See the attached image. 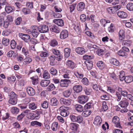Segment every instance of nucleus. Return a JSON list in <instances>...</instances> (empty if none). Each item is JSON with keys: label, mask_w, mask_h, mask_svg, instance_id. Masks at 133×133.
<instances>
[{"label": "nucleus", "mask_w": 133, "mask_h": 133, "mask_svg": "<svg viewBox=\"0 0 133 133\" xmlns=\"http://www.w3.org/2000/svg\"><path fill=\"white\" fill-rule=\"evenodd\" d=\"M125 82L127 83H129L133 80V77L131 76H126L124 79Z\"/></svg>", "instance_id": "32"}, {"label": "nucleus", "mask_w": 133, "mask_h": 133, "mask_svg": "<svg viewBox=\"0 0 133 133\" xmlns=\"http://www.w3.org/2000/svg\"><path fill=\"white\" fill-rule=\"evenodd\" d=\"M117 54L120 56H124L127 55L126 52L122 49L119 50L117 53Z\"/></svg>", "instance_id": "47"}, {"label": "nucleus", "mask_w": 133, "mask_h": 133, "mask_svg": "<svg viewBox=\"0 0 133 133\" xmlns=\"http://www.w3.org/2000/svg\"><path fill=\"white\" fill-rule=\"evenodd\" d=\"M91 114L90 110H85L82 113V116L84 117H87L89 116Z\"/></svg>", "instance_id": "45"}, {"label": "nucleus", "mask_w": 133, "mask_h": 133, "mask_svg": "<svg viewBox=\"0 0 133 133\" xmlns=\"http://www.w3.org/2000/svg\"><path fill=\"white\" fill-rule=\"evenodd\" d=\"M75 109L78 112H81L83 111V107L78 104H77L75 105Z\"/></svg>", "instance_id": "35"}, {"label": "nucleus", "mask_w": 133, "mask_h": 133, "mask_svg": "<svg viewBox=\"0 0 133 133\" xmlns=\"http://www.w3.org/2000/svg\"><path fill=\"white\" fill-rule=\"evenodd\" d=\"M65 64L68 68L72 69L76 68L77 67L76 64L71 60L67 61L66 62Z\"/></svg>", "instance_id": "2"}, {"label": "nucleus", "mask_w": 133, "mask_h": 133, "mask_svg": "<svg viewBox=\"0 0 133 133\" xmlns=\"http://www.w3.org/2000/svg\"><path fill=\"white\" fill-rule=\"evenodd\" d=\"M95 49L97 50L96 51V52L98 55L100 56L103 54L104 50L102 49L99 48V47L98 46L97 49Z\"/></svg>", "instance_id": "42"}, {"label": "nucleus", "mask_w": 133, "mask_h": 133, "mask_svg": "<svg viewBox=\"0 0 133 133\" xmlns=\"http://www.w3.org/2000/svg\"><path fill=\"white\" fill-rule=\"evenodd\" d=\"M61 104L66 105H69L71 103V100L70 99H66L64 98H61L60 99Z\"/></svg>", "instance_id": "10"}, {"label": "nucleus", "mask_w": 133, "mask_h": 133, "mask_svg": "<svg viewBox=\"0 0 133 133\" xmlns=\"http://www.w3.org/2000/svg\"><path fill=\"white\" fill-rule=\"evenodd\" d=\"M102 122V119L100 117L97 116L95 117L94 120V123L95 125L99 126L101 125Z\"/></svg>", "instance_id": "11"}, {"label": "nucleus", "mask_w": 133, "mask_h": 133, "mask_svg": "<svg viewBox=\"0 0 133 133\" xmlns=\"http://www.w3.org/2000/svg\"><path fill=\"white\" fill-rule=\"evenodd\" d=\"M71 92V90L68 89L64 91L63 92V94L65 97H68L70 96Z\"/></svg>", "instance_id": "27"}, {"label": "nucleus", "mask_w": 133, "mask_h": 133, "mask_svg": "<svg viewBox=\"0 0 133 133\" xmlns=\"http://www.w3.org/2000/svg\"><path fill=\"white\" fill-rule=\"evenodd\" d=\"M129 104L127 100L124 98L119 102V105L121 107L126 108L128 106Z\"/></svg>", "instance_id": "9"}, {"label": "nucleus", "mask_w": 133, "mask_h": 133, "mask_svg": "<svg viewBox=\"0 0 133 133\" xmlns=\"http://www.w3.org/2000/svg\"><path fill=\"white\" fill-rule=\"evenodd\" d=\"M40 116L38 114H35L31 111L27 117L29 119L33 120L35 119H38L40 118Z\"/></svg>", "instance_id": "6"}, {"label": "nucleus", "mask_w": 133, "mask_h": 133, "mask_svg": "<svg viewBox=\"0 0 133 133\" xmlns=\"http://www.w3.org/2000/svg\"><path fill=\"white\" fill-rule=\"evenodd\" d=\"M29 108L30 110H35L37 108V105L34 102H31L28 104Z\"/></svg>", "instance_id": "20"}, {"label": "nucleus", "mask_w": 133, "mask_h": 133, "mask_svg": "<svg viewBox=\"0 0 133 133\" xmlns=\"http://www.w3.org/2000/svg\"><path fill=\"white\" fill-rule=\"evenodd\" d=\"M124 31L123 30H121L119 32V39L121 41L124 39L125 38Z\"/></svg>", "instance_id": "28"}, {"label": "nucleus", "mask_w": 133, "mask_h": 133, "mask_svg": "<svg viewBox=\"0 0 133 133\" xmlns=\"http://www.w3.org/2000/svg\"><path fill=\"white\" fill-rule=\"evenodd\" d=\"M37 28L39 32L41 33L46 32L49 30L48 26L44 25H40Z\"/></svg>", "instance_id": "4"}, {"label": "nucleus", "mask_w": 133, "mask_h": 133, "mask_svg": "<svg viewBox=\"0 0 133 133\" xmlns=\"http://www.w3.org/2000/svg\"><path fill=\"white\" fill-rule=\"evenodd\" d=\"M55 58L54 56H51L50 57V64L51 65H53L55 64Z\"/></svg>", "instance_id": "49"}, {"label": "nucleus", "mask_w": 133, "mask_h": 133, "mask_svg": "<svg viewBox=\"0 0 133 133\" xmlns=\"http://www.w3.org/2000/svg\"><path fill=\"white\" fill-rule=\"evenodd\" d=\"M22 21V18L20 17H19L15 21V23L16 25H19Z\"/></svg>", "instance_id": "59"}, {"label": "nucleus", "mask_w": 133, "mask_h": 133, "mask_svg": "<svg viewBox=\"0 0 133 133\" xmlns=\"http://www.w3.org/2000/svg\"><path fill=\"white\" fill-rule=\"evenodd\" d=\"M110 77L112 78L113 80H114L115 81L117 80V78L114 73L110 74Z\"/></svg>", "instance_id": "61"}, {"label": "nucleus", "mask_w": 133, "mask_h": 133, "mask_svg": "<svg viewBox=\"0 0 133 133\" xmlns=\"http://www.w3.org/2000/svg\"><path fill=\"white\" fill-rule=\"evenodd\" d=\"M127 9L130 11L133 10V3H128L126 6Z\"/></svg>", "instance_id": "48"}, {"label": "nucleus", "mask_w": 133, "mask_h": 133, "mask_svg": "<svg viewBox=\"0 0 133 133\" xmlns=\"http://www.w3.org/2000/svg\"><path fill=\"white\" fill-rule=\"evenodd\" d=\"M83 121V119L82 117L80 115H78L77 117V118L76 122L81 123Z\"/></svg>", "instance_id": "52"}, {"label": "nucleus", "mask_w": 133, "mask_h": 133, "mask_svg": "<svg viewBox=\"0 0 133 133\" xmlns=\"http://www.w3.org/2000/svg\"><path fill=\"white\" fill-rule=\"evenodd\" d=\"M71 82L69 79H64L61 80V81L60 86L61 87H67L69 84Z\"/></svg>", "instance_id": "8"}, {"label": "nucleus", "mask_w": 133, "mask_h": 133, "mask_svg": "<svg viewBox=\"0 0 133 133\" xmlns=\"http://www.w3.org/2000/svg\"><path fill=\"white\" fill-rule=\"evenodd\" d=\"M117 15L119 17L123 19L127 17V14L126 13L120 11H118Z\"/></svg>", "instance_id": "18"}, {"label": "nucleus", "mask_w": 133, "mask_h": 133, "mask_svg": "<svg viewBox=\"0 0 133 133\" xmlns=\"http://www.w3.org/2000/svg\"><path fill=\"white\" fill-rule=\"evenodd\" d=\"M50 72L52 75H56L57 71V70L53 68H51L50 70Z\"/></svg>", "instance_id": "57"}, {"label": "nucleus", "mask_w": 133, "mask_h": 133, "mask_svg": "<svg viewBox=\"0 0 133 133\" xmlns=\"http://www.w3.org/2000/svg\"><path fill=\"white\" fill-rule=\"evenodd\" d=\"M22 52L25 56L28 55L29 54L28 51L26 48L23 47L22 48Z\"/></svg>", "instance_id": "53"}, {"label": "nucleus", "mask_w": 133, "mask_h": 133, "mask_svg": "<svg viewBox=\"0 0 133 133\" xmlns=\"http://www.w3.org/2000/svg\"><path fill=\"white\" fill-rule=\"evenodd\" d=\"M70 51L71 50L70 48H65L64 50V56L66 58H68L69 57Z\"/></svg>", "instance_id": "34"}, {"label": "nucleus", "mask_w": 133, "mask_h": 133, "mask_svg": "<svg viewBox=\"0 0 133 133\" xmlns=\"http://www.w3.org/2000/svg\"><path fill=\"white\" fill-rule=\"evenodd\" d=\"M74 90L76 93H78L82 91V87L81 85H76L73 87Z\"/></svg>", "instance_id": "15"}, {"label": "nucleus", "mask_w": 133, "mask_h": 133, "mask_svg": "<svg viewBox=\"0 0 133 133\" xmlns=\"http://www.w3.org/2000/svg\"><path fill=\"white\" fill-rule=\"evenodd\" d=\"M97 65L101 69H104L106 66L105 63L102 61H98L97 63Z\"/></svg>", "instance_id": "19"}, {"label": "nucleus", "mask_w": 133, "mask_h": 133, "mask_svg": "<svg viewBox=\"0 0 133 133\" xmlns=\"http://www.w3.org/2000/svg\"><path fill=\"white\" fill-rule=\"evenodd\" d=\"M53 22L55 24L60 26H63L64 24L63 21L61 19H54L53 20Z\"/></svg>", "instance_id": "13"}, {"label": "nucleus", "mask_w": 133, "mask_h": 133, "mask_svg": "<svg viewBox=\"0 0 133 133\" xmlns=\"http://www.w3.org/2000/svg\"><path fill=\"white\" fill-rule=\"evenodd\" d=\"M50 104L51 106H56L58 104V102L55 98H53L51 99L50 101Z\"/></svg>", "instance_id": "17"}, {"label": "nucleus", "mask_w": 133, "mask_h": 133, "mask_svg": "<svg viewBox=\"0 0 133 133\" xmlns=\"http://www.w3.org/2000/svg\"><path fill=\"white\" fill-rule=\"evenodd\" d=\"M111 64L116 66H118L119 65V61L116 59L114 58H111L109 60Z\"/></svg>", "instance_id": "31"}, {"label": "nucleus", "mask_w": 133, "mask_h": 133, "mask_svg": "<svg viewBox=\"0 0 133 133\" xmlns=\"http://www.w3.org/2000/svg\"><path fill=\"white\" fill-rule=\"evenodd\" d=\"M43 76V78L45 79H49L50 78V74L46 70H45L44 71Z\"/></svg>", "instance_id": "36"}, {"label": "nucleus", "mask_w": 133, "mask_h": 133, "mask_svg": "<svg viewBox=\"0 0 133 133\" xmlns=\"http://www.w3.org/2000/svg\"><path fill=\"white\" fill-rule=\"evenodd\" d=\"M50 83V81L49 80H43L41 81L40 82L41 86L43 87H46Z\"/></svg>", "instance_id": "24"}, {"label": "nucleus", "mask_w": 133, "mask_h": 133, "mask_svg": "<svg viewBox=\"0 0 133 133\" xmlns=\"http://www.w3.org/2000/svg\"><path fill=\"white\" fill-rule=\"evenodd\" d=\"M83 83L85 85H87L88 84L89 82L88 79L86 78L85 77L82 80Z\"/></svg>", "instance_id": "63"}, {"label": "nucleus", "mask_w": 133, "mask_h": 133, "mask_svg": "<svg viewBox=\"0 0 133 133\" xmlns=\"http://www.w3.org/2000/svg\"><path fill=\"white\" fill-rule=\"evenodd\" d=\"M86 16L84 14H82L80 16V19L82 22H84L86 20Z\"/></svg>", "instance_id": "64"}, {"label": "nucleus", "mask_w": 133, "mask_h": 133, "mask_svg": "<svg viewBox=\"0 0 133 133\" xmlns=\"http://www.w3.org/2000/svg\"><path fill=\"white\" fill-rule=\"evenodd\" d=\"M75 75L77 78H82L83 77V75L82 74L77 71L75 72L74 73Z\"/></svg>", "instance_id": "54"}, {"label": "nucleus", "mask_w": 133, "mask_h": 133, "mask_svg": "<svg viewBox=\"0 0 133 133\" xmlns=\"http://www.w3.org/2000/svg\"><path fill=\"white\" fill-rule=\"evenodd\" d=\"M85 63L88 69V70H91L93 66L92 62L90 61H87L85 62Z\"/></svg>", "instance_id": "33"}, {"label": "nucleus", "mask_w": 133, "mask_h": 133, "mask_svg": "<svg viewBox=\"0 0 133 133\" xmlns=\"http://www.w3.org/2000/svg\"><path fill=\"white\" fill-rule=\"evenodd\" d=\"M85 4L83 2H80L77 5V9L78 11H82L84 9Z\"/></svg>", "instance_id": "16"}, {"label": "nucleus", "mask_w": 133, "mask_h": 133, "mask_svg": "<svg viewBox=\"0 0 133 133\" xmlns=\"http://www.w3.org/2000/svg\"><path fill=\"white\" fill-rule=\"evenodd\" d=\"M50 31H51L56 32L57 33L59 32V29L58 27L56 25H52L50 28Z\"/></svg>", "instance_id": "21"}, {"label": "nucleus", "mask_w": 133, "mask_h": 133, "mask_svg": "<svg viewBox=\"0 0 133 133\" xmlns=\"http://www.w3.org/2000/svg\"><path fill=\"white\" fill-rule=\"evenodd\" d=\"M11 111L13 114H17L19 112V109L17 107H13L11 109Z\"/></svg>", "instance_id": "46"}, {"label": "nucleus", "mask_w": 133, "mask_h": 133, "mask_svg": "<svg viewBox=\"0 0 133 133\" xmlns=\"http://www.w3.org/2000/svg\"><path fill=\"white\" fill-rule=\"evenodd\" d=\"M88 98L87 96L82 95L78 97V102L82 104H84L86 103L88 100Z\"/></svg>", "instance_id": "5"}, {"label": "nucleus", "mask_w": 133, "mask_h": 133, "mask_svg": "<svg viewBox=\"0 0 133 133\" xmlns=\"http://www.w3.org/2000/svg\"><path fill=\"white\" fill-rule=\"evenodd\" d=\"M26 91L28 94L30 96H33L35 94V90L32 87H28L26 88Z\"/></svg>", "instance_id": "14"}, {"label": "nucleus", "mask_w": 133, "mask_h": 133, "mask_svg": "<svg viewBox=\"0 0 133 133\" xmlns=\"http://www.w3.org/2000/svg\"><path fill=\"white\" fill-rule=\"evenodd\" d=\"M38 76L36 75L31 77L30 78L32 80V84L34 85H36L38 83Z\"/></svg>", "instance_id": "30"}, {"label": "nucleus", "mask_w": 133, "mask_h": 133, "mask_svg": "<svg viewBox=\"0 0 133 133\" xmlns=\"http://www.w3.org/2000/svg\"><path fill=\"white\" fill-rule=\"evenodd\" d=\"M119 117L117 116H114L112 120V122L115 124V126L117 128H121L119 122Z\"/></svg>", "instance_id": "7"}, {"label": "nucleus", "mask_w": 133, "mask_h": 133, "mask_svg": "<svg viewBox=\"0 0 133 133\" xmlns=\"http://www.w3.org/2000/svg\"><path fill=\"white\" fill-rule=\"evenodd\" d=\"M9 21L6 20L4 21L3 23H2V25L1 26V27H3L5 28H7L9 26Z\"/></svg>", "instance_id": "51"}, {"label": "nucleus", "mask_w": 133, "mask_h": 133, "mask_svg": "<svg viewBox=\"0 0 133 133\" xmlns=\"http://www.w3.org/2000/svg\"><path fill=\"white\" fill-rule=\"evenodd\" d=\"M23 12L25 14H27L30 13V10L26 8H23L22 9Z\"/></svg>", "instance_id": "60"}, {"label": "nucleus", "mask_w": 133, "mask_h": 133, "mask_svg": "<svg viewBox=\"0 0 133 133\" xmlns=\"http://www.w3.org/2000/svg\"><path fill=\"white\" fill-rule=\"evenodd\" d=\"M79 125L76 123H71L70 124V128L72 130L75 131L77 130Z\"/></svg>", "instance_id": "26"}, {"label": "nucleus", "mask_w": 133, "mask_h": 133, "mask_svg": "<svg viewBox=\"0 0 133 133\" xmlns=\"http://www.w3.org/2000/svg\"><path fill=\"white\" fill-rule=\"evenodd\" d=\"M131 42L129 40H124L123 41L122 44L125 46H129L131 44Z\"/></svg>", "instance_id": "39"}, {"label": "nucleus", "mask_w": 133, "mask_h": 133, "mask_svg": "<svg viewBox=\"0 0 133 133\" xmlns=\"http://www.w3.org/2000/svg\"><path fill=\"white\" fill-rule=\"evenodd\" d=\"M17 95L14 92H11L9 95V99L8 102L12 105H15L16 104L17 102Z\"/></svg>", "instance_id": "1"}, {"label": "nucleus", "mask_w": 133, "mask_h": 133, "mask_svg": "<svg viewBox=\"0 0 133 133\" xmlns=\"http://www.w3.org/2000/svg\"><path fill=\"white\" fill-rule=\"evenodd\" d=\"M115 29V27L114 25L112 24H111L110 26L108 28V31L110 32H113Z\"/></svg>", "instance_id": "50"}, {"label": "nucleus", "mask_w": 133, "mask_h": 133, "mask_svg": "<svg viewBox=\"0 0 133 133\" xmlns=\"http://www.w3.org/2000/svg\"><path fill=\"white\" fill-rule=\"evenodd\" d=\"M125 73L123 71H121L119 73V80L122 81L124 80V79L125 78Z\"/></svg>", "instance_id": "29"}, {"label": "nucleus", "mask_w": 133, "mask_h": 133, "mask_svg": "<svg viewBox=\"0 0 133 133\" xmlns=\"http://www.w3.org/2000/svg\"><path fill=\"white\" fill-rule=\"evenodd\" d=\"M41 106L43 108L46 109L48 107V103L46 101H44L41 103Z\"/></svg>", "instance_id": "44"}, {"label": "nucleus", "mask_w": 133, "mask_h": 133, "mask_svg": "<svg viewBox=\"0 0 133 133\" xmlns=\"http://www.w3.org/2000/svg\"><path fill=\"white\" fill-rule=\"evenodd\" d=\"M83 58L84 60L91 59L93 58V56H91L85 55L83 56Z\"/></svg>", "instance_id": "62"}, {"label": "nucleus", "mask_w": 133, "mask_h": 133, "mask_svg": "<svg viewBox=\"0 0 133 133\" xmlns=\"http://www.w3.org/2000/svg\"><path fill=\"white\" fill-rule=\"evenodd\" d=\"M58 123L57 122H54L53 123L51 128L54 131H56L58 128Z\"/></svg>", "instance_id": "41"}, {"label": "nucleus", "mask_w": 133, "mask_h": 133, "mask_svg": "<svg viewBox=\"0 0 133 133\" xmlns=\"http://www.w3.org/2000/svg\"><path fill=\"white\" fill-rule=\"evenodd\" d=\"M8 82L11 83H14L16 81V78L15 77L13 76H11L7 78Z\"/></svg>", "instance_id": "40"}, {"label": "nucleus", "mask_w": 133, "mask_h": 133, "mask_svg": "<svg viewBox=\"0 0 133 133\" xmlns=\"http://www.w3.org/2000/svg\"><path fill=\"white\" fill-rule=\"evenodd\" d=\"M2 43L4 46H7L9 44V40L8 38H4L2 40Z\"/></svg>", "instance_id": "43"}, {"label": "nucleus", "mask_w": 133, "mask_h": 133, "mask_svg": "<svg viewBox=\"0 0 133 133\" xmlns=\"http://www.w3.org/2000/svg\"><path fill=\"white\" fill-rule=\"evenodd\" d=\"M5 10L8 14L14 11V8L13 6H6L5 7Z\"/></svg>", "instance_id": "22"}, {"label": "nucleus", "mask_w": 133, "mask_h": 133, "mask_svg": "<svg viewBox=\"0 0 133 133\" xmlns=\"http://www.w3.org/2000/svg\"><path fill=\"white\" fill-rule=\"evenodd\" d=\"M32 31H29V33L31 34L33 37H37L39 34L37 27L34 26L32 27Z\"/></svg>", "instance_id": "3"}, {"label": "nucleus", "mask_w": 133, "mask_h": 133, "mask_svg": "<svg viewBox=\"0 0 133 133\" xmlns=\"http://www.w3.org/2000/svg\"><path fill=\"white\" fill-rule=\"evenodd\" d=\"M53 52L54 54L59 56L57 57V60L58 61H60L62 59V55H60V52L58 50L56 49H54L53 50Z\"/></svg>", "instance_id": "23"}, {"label": "nucleus", "mask_w": 133, "mask_h": 133, "mask_svg": "<svg viewBox=\"0 0 133 133\" xmlns=\"http://www.w3.org/2000/svg\"><path fill=\"white\" fill-rule=\"evenodd\" d=\"M32 59L29 57L24 59L23 60V64L24 65H26L30 63L32 61Z\"/></svg>", "instance_id": "38"}, {"label": "nucleus", "mask_w": 133, "mask_h": 133, "mask_svg": "<svg viewBox=\"0 0 133 133\" xmlns=\"http://www.w3.org/2000/svg\"><path fill=\"white\" fill-rule=\"evenodd\" d=\"M58 44V42L55 39L51 40L50 43V45L52 47H55Z\"/></svg>", "instance_id": "37"}, {"label": "nucleus", "mask_w": 133, "mask_h": 133, "mask_svg": "<svg viewBox=\"0 0 133 133\" xmlns=\"http://www.w3.org/2000/svg\"><path fill=\"white\" fill-rule=\"evenodd\" d=\"M76 52L78 54L82 55L85 53L84 49L81 47H78L76 49Z\"/></svg>", "instance_id": "25"}, {"label": "nucleus", "mask_w": 133, "mask_h": 133, "mask_svg": "<svg viewBox=\"0 0 133 133\" xmlns=\"http://www.w3.org/2000/svg\"><path fill=\"white\" fill-rule=\"evenodd\" d=\"M55 87L54 85L52 84H50L47 88V89L48 91H52L55 89Z\"/></svg>", "instance_id": "55"}, {"label": "nucleus", "mask_w": 133, "mask_h": 133, "mask_svg": "<svg viewBox=\"0 0 133 133\" xmlns=\"http://www.w3.org/2000/svg\"><path fill=\"white\" fill-rule=\"evenodd\" d=\"M68 36V33L66 30H64L60 33V37L62 39H64L67 38Z\"/></svg>", "instance_id": "12"}, {"label": "nucleus", "mask_w": 133, "mask_h": 133, "mask_svg": "<svg viewBox=\"0 0 133 133\" xmlns=\"http://www.w3.org/2000/svg\"><path fill=\"white\" fill-rule=\"evenodd\" d=\"M10 46L12 49H13L15 48L16 46V43L14 40H12L10 43Z\"/></svg>", "instance_id": "56"}, {"label": "nucleus", "mask_w": 133, "mask_h": 133, "mask_svg": "<svg viewBox=\"0 0 133 133\" xmlns=\"http://www.w3.org/2000/svg\"><path fill=\"white\" fill-rule=\"evenodd\" d=\"M77 116H76L73 115H71L70 116V119L71 121L74 122H76L77 118Z\"/></svg>", "instance_id": "58"}]
</instances>
